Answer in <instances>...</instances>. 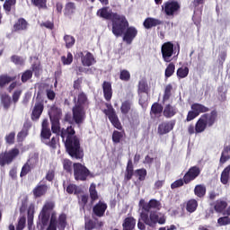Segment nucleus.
<instances>
[{
	"instance_id": "1",
	"label": "nucleus",
	"mask_w": 230,
	"mask_h": 230,
	"mask_svg": "<svg viewBox=\"0 0 230 230\" xmlns=\"http://www.w3.org/2000/svg\"><path fill=\"white\" fill-rule=\"evenodd\" d=\"M55 209V202L47 201L40 215L39 218L42 226H48L46 230H66L67 226V216L66 214H60L57 217V212L53 211Z\"/></svg>"
},
{
	"instance_id": "2",
	"label": "nucleus",
	"mask_w": 230,
	"mask_h": 230,
	"mask_svg": "<svg viewBox=\"0 0 230 230\" xmlns=\"http://www.w3.org/2000/svg\"><path fill=\"white\" fill-rule=\"evenodd\" d=\"M97 17L112 22V33L115 37H121L125 29L128 27V21L124 15L112 13L109 7H102L97 11Z\"/></svg>"
},
{
	"instance_id": "3",
	"label": "nucleus",
	"mask_w": 230,
	"mask_h": 230,
	"mask_svg": "<svg viewBox=\"0 0 230 230\" xmlns=\"http://www.w3.org/2000/svg\"><path fill=\"white\" fill-rule=\"evenodd\" d=\"M75 134V128L72 126H68L61 130V137L69 155L75 157V159H82L84 157V150L80 147V139Z\"/></svg>"
},
{
	"instance_id": "4",
	"label": "nucleus",
	"mask_w": 230,
	"mask_h": 230,
	"mask_svg": "<svg viewBox=\"0 0 230 230\" xmlns=\"http://www.w3.org/2000/svg\"><path fill=\"white\" fill-rule=\"evenodd\" d=\"M74 102L73 119L76 125H82L85 121V111L89 109V101L85 93L80 92L77 97L74 98Z\"/></svg>"
},
{
	"instance_id": "5",
	"label": "nucleus",
	"mask_w": 230,
	"mask_h": 230,
	"mask_svg": "<svg viewBox=\"0 0 230 230\" xmlns=\"http://www.w3.org/2000/svg\"><path fill=\"white\" fill-rule=\"evenodd\" d=\"M217 121V111H213L210 113H205L196 122V125H190L188 127V132L190 135L202 134L205 132L208 127H213Z\"/></svg>"
},
{
	"instance_id": "6",
	"label": "nucleus",
	"mask_w": 230,
	"mask_h": 230,
	"mask_svg": "<svg viewBox=\"0 0 230 230\" xmlns=\"http://www.w3.org/2000/svg\"><path fill=\"white\" fill-rule=\"evenodd\" d=\"M140 218L146 226L149 227H155V225L159 224L160 226H164L166 224V216L164 214L149 210V211H142L140 214Z\"/></svg>"
},
{
	"instance_id": "7",
	"label": "nucleus",
	"mask_w": 230,
	"mask_h": 230,
	"mask_svg": "<svg viewBox=\"0 0 230 230\" xmlns=\"http://www.w3.org/2000/svg\"><path fill=\"white\" fill-rule=\"evenodd\" d=\"M181 51V47L178 45V50L175 51V47L172 43V41H167L162 45L161 52L162 58L165 62H172L173 60V55L179 57V53Z\"/></svg>"
},
{
	"instance_id": "8",
	"label": "nucleus",
	"mask_w": 230,
	"mask_h": 230,
	"mask_svg": "<svg viewBox=\"0 0 230 230\" xmlns=\"http://www.w3.org/2000/svg\"><path fill=\"white\" fill-rule=\"evenodd\" d=\"M162 9L165 15L173 17L181 10V4L175 0H169L162 5Z\"/></svg>"
},
{
	"instance_id": "9",
	"label": "nucleus",
	"mask_w": 230,
	"mask_h": 230,
	"mask_svg": "<svg viewBox=\"0 0 230 230\" xmlns=\"http://www.w3.org/2000/svg\"><path fill=\"white\" fill-rule=\"evenodd\" d=\"M20 151L17 148H13L9 151L0 154V166L10 164L19 155Z\"/></svg>"
},
{
	"instance_id": "10",
	"label": "nucleus",
	"mask_w": 230,
	"mask_h": 230,
	"mask_svg": "<svg viewBox=\"0 0 230 230\" xmlns=\"http://www.w3.org/2000/svg\"><path fill=\"white\" fill-rule=\"evenodd\" d=\"M74 177L75 181H85L89 177V169L82 164H74Z\"/></svg>"
},
{
	"instance_id": "11",
	"label": "nucleus",
	"mask_w": 230,
	"mask_h": 230,
	"mask_svg": "<svg viewBox=\"0 0 230 230\" xmlns=\"http://www.w3.org/2000/svg\"><path fill=\"white\" fill-rule=\"evenodd\" d=\"M139 208H142L144 211H152L151 209H155V211H161L163 205L161 201L157 199H151L148 203L145 202V199H140Z\"/></svg>"
},
{
	"instance_id": "12",
	"label": "nucleus",
	"mask_w": 230,
	"mask_h": 230,
	"mask_svg": "<svg viewBox=\"0 0 230 230\" xmlns=\"http://www.w3.org/2000/svg\"><path fill=\"white\" fill-rule=\"evenodd\" d=\"M123 40L124 42H126L127 44H132V40H134V39L136 37H137V29H136V27H126L123 33Z\"/></svg>"
},
{
	"instance_id": "13",
	"label": "nucleus",
	"mask_w": 230,
	"mask_h": 230,
	"mask_svg": "<svg viewBox=\"0 0 230 230\" xmlns=\"http://www.w3.org/2000/svg\"><path fill=\"white\" fill-rule=\"evenodd\" d=\"M200 175V168L193 166L183 176V181L186 184H190L191 181H195L196 177Z\"/></svg>"
},
{
	"instance_id": "14",
	"label": "nucleus",
	"mask_w": 230,
	"mask_h": 230,
	"mask_svg": "<svg viewBox=\"0 0 230 230\" xmlns=\"http://www.w3.org/2000/svg\"><path fill=\"white\" fill-rule=\"evenodd\" d=\"M200 175V168L193 166L183 176V181L186 184H190L191 181H195L196 177Z\"/></svg>"
},
{
	"instance_id": "15",
	"label": "nucleus",
	"mask_w": 230,
	"mask_h": 230,
	"mask_svg": "<svg viewBox=\"0 0 230 230\" xmlns=\"http://www.w3.org/2000/svg\"><path fill=\"white\" fill-rule=\"evenodd\" d=\"M51 137V129H49V123L48 119L42 121V129H41V141L42 143H48V139Z\"/></svg>"
},
{
	"instance_id": "16",
	"label": "nucleus",
	"mask_w": 230,
	"mask_h": 230,
	"mask_svg": "<svg viewBox=\"0 0 230 230\" xmlns=\"http://www.w3.org/2000/svg\"><path fill=\"white\" fill-rule=\"evenodd\" d=\"M35 164H37V159L30 158L22 166L20 177H26V175L31 172V168H35Z\"/></svg>"
},
{
	"instance_id": "17",
	"label": "nucleus",
	"mask_w": 230,
	"mask_h": 230,
	"mask_svg": "<svg viewBox=\"0 0 230 230\" xmlns=\"http://www.w3.org/2000/svg\"><path fill=\"white\" fill-rule=\"evenodd\" d=\"M173 127H175V121L173 120L163 122L158 126V134L161 136H164V134H168V132L173 130Z\"/></svg>"
},
{
	"instance_id": "18",
	"label": "nucleus",
	"mask_w": 230,
	"mask_h": 230,
	"mask_svg": "<svg viewBox=\"0 0 230 230\" xmlns=\"http://www.w3.org/2000/svg\"><path fill=\"white\" fill-rule=\"evenodd\" d=\"M76 13V4L73 2H68L65 5L64 9V15L65 17H67V19H73V15Z\"/></svg>"
},
{
	"instance_id": "19",
	"label": "nucleus",
	"mask_w": 230,
	"mask_h": 230,
	"mask_svg": "<svg viewBox=\"0 0 230 230\" xmlns=\"http://www.w3.org/2000/svg\"><path fill=\"white\" fill-rule=\"evenodd\" d=\"M80 57H81V61H82L83 66H86L87 67L93 66V64H94V62H96L94 60V57L93 56V54H91V52H86L85 55H84L81 52Z\"/></svg>"
},
{
	"instance_id": "20",
	"label": "nucleus",
	"mask_w": 230,
	"mask_h": 230,
	"mask_svg": "<svg viewBox=\"0 0 230 230\" xmlns=\"http://www.w3.org/2000/svg\"><path fill=\"white\" fill-rule=\"evenodd\" d=\"M105 211H107V203L103 201H99L93 207V213L96 217H103V215H105Z\"/></svg>"
},
{
	"instance_id": "21",
	"label": "nucleus",
	"mask_w": 230,
	"mask_h": 230,
	"mask_svg": "<svg viewBox=\"0 0 230 230\" xmlns=\"http://www.w3.org/2000/svg\"><path fill=\"white\" fill-rule=\"evenodd\" d=\"M160 24H163V22H161V20L156 19V18L149 17L144 21V27L146 30H150V28L159 26Z\"/></svg>"
},
{
	"instance_id": "22",
	"label": "nucleus",
	"mask_w": 230,
	"mask_h": 230,
	"mask_svg": "<svg viewBox=\"0 0 230 230\" xmlns=\"http://www.w3.org/2000/svg\"><path fill=\"white\" fill-rule=\"evenodd\" d=\"M102 89L105 100H107V102H111L112 98V84L105 81L102 84Z\"/></svg>"
},
{
	"instance_id": "23",
	"label": "nucleus",
	"mask_w": 230,
	"mask_h": 230,
	"mask_svg": "<svg viewBox=\"0 0 230 230\" xmlns=\"http://www.w3.org/2000/svg\"><path fill=\"white\" fill-rule=\"evenodd\" d=\"M48 190H49V187H48V185L40 183L33 190V195L36 198L42 197V195H46Z\"/></svg>"
},
{
	"instance_id": "24",
	"label": "nucleus",
	"mask_w": 230,
	"mask_h": 230,
	"mask_svg": "<svg viewBox=\"0 0 230 230\" xmlns=\"http://www.w3.org/2000/svg\"><path fill=\"white\" fill-rule=\"evenodd\" d=\"M43 111H44V105H42L41 102H36L32 110V115H31L32 119H39Z\"/></svg>"
},
{
	"instance_id": "25",
	"label": "nucleus",
	"mask_w": 230,
	"mask_h": 230,
	"mask_svg": "<svg viewBox=\"0 0 230 230\" xmlns=\"http://www.w3.org/2000/svg\"><path fill=\"white\" fill-rule=\"evenodd\" d=\"M179 111L175 106H172L170 104L166 105L164 110V116L165 118H173L175 114H177Z\"/></svg>"
},
{
	"instance_id": "26",
	"label": "nucleus",
	"mask_w": 230,
	"mask_h": 230,
	"mask_svg": "<svg viewBox=\"0 0 230 230\" xmlns=\"http://www.w3.org/2000/svg\"><path fill=\"white\" fill-rule=\"evenodd\" d=\"M15 31H24L28 30V22L20 18L13 26Z\"/></svg>"
},
{
	"instance_id": "27",
	"label": "nucleus",
	"mask_w": 230,
	"mask_h": 230,
	"mask_svg": "<svg viewBox=\"0 0 230 230\" xmlns=\"http://www.w3.org/2000/svg\"><path fill=\"white\" fill-rule=\"evenodd\" d=\"M49 118L50 119H60L61 116H62V110L57 106H53L49 112Z\"/></svg>"
},
{
	"instance_id": "28",
	"label": "nucleus",
	"mask_w": 230,
	"mask_h": 230,
	"mask_svg": "<svg viewBox=\"0 0 230 230\" xmlns=\"http://www.w3.org/2000/svg\"><path fill=\"white\" fill-rule=\"evenodd\" d=\"M108 118H109L111 123L113 125V127H115V128H118L119 130V128H121V123H119L118 115H116V113L114 111H111L108 114Z\"/></svg>"
},
{
	"instance_id": "29",
	"label": "nucleus",
	"mask_w": 230,
	"mask_h": 230,
	"mask_svg": "<svg viewBox=\"0 0 230 230\" xmlns=\"http://www.w3.org/2000/svg\"><path fill=\"white\" fill-rule=\"evenodd\" d=\"M123 230H132L136 227V219L134 217H127L122 224Z\"/></svg>"
},
{
	"instance_id": "30",
	"label": "nucleus",
	"mask_w": 230,
	"mask_h": 230,
	"mask_svg": "<svg viewBox=\"0 0 230 230\" xmlns=\"http://www.w3.org/2000/svg\"><path fill=\"white\" fill-rule=\"evenodd\" d=\"M30 127H31V123L30 122L24 123L23 129L21 132H19L17 135L18 141H24V139L28 136V128H30Z\"/></svg>"
},
{
	"instance_id": "31",
	"label": "nucleus",
	"mask_w": 230,
	"mask_h": 230,
	"mask_svg": "<svg viewBox=\"0 0 230 230\" xmlns=\"http://www.w3.org/2000/svg\"><path fill=\"white\" fill-rule=\"evenodd\" d=\"M134 175V165L132 164V160H128V165L125 172V181H130Z\"/></svg>"
},
{
	"instance_id": "32",
	"label": "nucleus",
	"mask_w": 230,
	"mask_h": 230,
	"mask_svg": "<svg viewBox=\"0 0 230 230\" xmlns=\"http://www.w3.org/2000/svg\"><path fill=\"white\" fill-rule=\"evenodd\" d=\"M191 111H195L197 115L201 114L202 112H208L209 108L200 104V103H194L191 105Z\"/></svg>"
},
{
	"instance_id": "33",
	"label": "nucleus",
	"mask_w": 230,
	"mask_h": 230,
	"mask_svg": "<svg viewBox=\"0 0 230 230\" xmlns=\"http://www.w3.org/2000/svg\"><path fill=\"white\" fill-rule=\"evenodd\" d=\"M230 160V146H226L224 148L221 158H220V164H224L225 163H227V161Z\"/></svg>"
},
{
	"instance_id": "34",
	"label": "nucleus",
	"mask_w": 230,
	"mask_h": 230,
	"mask_svg": "<svg viewBox=\"0 0 230 230\" xmlns=\"http://www.w3.org/2000/svg\"><path fill=\"white\" fill-rule=\"evenodd\" d=\"M230 165L226 166L221 172L220 181L222 184H227L229 182Z\"/></svg>"
},
{
	"instance_id": "35",
	"label": "nucleus",
	"mask_w": 230,
	"mask_h": 230,
	"mask_svg": "<svg viewBox=\"0 0 230 230\" xmlns=\"http://www.w3.org/2000/svg\"><path fill=\"white\" fill-rule=\"evenodd\" d=\"M198 207L199 203L197 202V199H190L187 202L186 209L189 211V213H195Z\"/></svg>"
},
{
	"instance_id": "36",
	"label": "nucleus",
	"mask_w": 230,
	"mask_h": 230,
	"mask_svg": "<svg viewBox=\"0 0 230 230\" xmlns=\"http://www.w3.org/2000/svg\"><path fill=\"white\" fill-rule=\"evenodd\" d=\"M163 112V106L159 103H154L151 107V116H159Z\"/></svg>"
},
{
	"instance_id": "37",
	"label": "nucleus",
	"mask_w": 230,
	"mask_h": 230,
	"mask_svg": "<svg viewBox=\"0 0 230 230\" xmlns=\"http://www.w3.org/2000/svg\"><path fill=\"white\" fill-rule=\"evenodd\" d=\"M130 109H132V101H125L122 102L120 107L122 114H128Z\"/></svg>"
},
{
	"instance_id": "38",
	"label": "nucleus",
	"mask_w": 230,
	"mask_h": 230,
	"mask_svg": "<svg viewBox=\"0 0 230 230\" xmlns=\"http://www.w3.org/2000/svg\"><path fill=\"white\" fill-rule=\"evenodd\" d=\"M214 208H215V211H217V213H222V211H224V209L226 208H227V202L222 201V200H217V201H216Z\"/></svg>"
},
{
	"instance_id": "39",
	"label": "nucleus",
	"mask_w": 230,
	"mask_h": 230,
	"mask_svg": "<svg viewBox=\"0 0 230 230\" xmlns=\"http://www.w3.org/2000/svg\"><path fill=\"white\" fill-rule=\"evenodd\" d=\"M2 104L5 110L10 109V105L12 103V98L8 94H2L1 95Z\"/></svg>"
},
{
	"instance_id": "40",
	"label": "nucleus",
	"mask_w": 230,
	"mask_h": 230,
	"mask_svg": "<svg viewBox=\"0 0 230 230\" xmlns=\"http://www.w3.org/2000/svg\"><path fill=\"white\" fill-rule=\"evenodd\" d=\"M190 75V68L188 66H181L177 70L178 78H186Z\"/></svg>"
},
{
	"instance_id": "41",
	"label": "nucleus",
	"mask_w": 230,
	"mask_h": 230,
	"mask_svg": "<svg viewBox=\"0 0 230 230\" xmlns=\"http://www.w3.org/2000/svg\"><path fill=\"white\" fill-rule=\"evenodd\" d=\"M194 193L197 197H204V195H206V186L197 185L194 189Z\"/></svg>"
},
{
	"instance_id": "42",
	"label": "nucleus",
	"mask_w": 230,
	"mask_h": 230,
	"mask_svg": "<svg viewBox=\"0 0 230 230\" xmlns=\"http://www.w3.org/2000/svg\"><path fill=\"white\" fill-rule=\"evenodd\" d=\"M15 3H17V0H6L4 4V10L9 13V12H12L13 6H15Z\"/></svg>"
},
{
	"instance_id": "43",
	"label": "nucleus",
	"mask_w": 230,
	"mask_h": 230,
	"mask_svg": "<svg viewBox=\"0 0 230 230\" xmlns=\"http://www.w3.org/2000/svg\"><path fill=\"white\" fill-rule=\"evenodd\" d=\"M61 62L64 66H71L73 63V54L68 52L66 56L61 57Z\"/></svg>"
},
{
	"instance_id": "44",
	"label": "nucleus",
	"mask_w": 230,
	"mask_h": 230,
	"mask_svg": "<svg viewBox=\"0 0 230 230\" xmlns=\"http://www.w3.org/2000/svg\"><path fill=\"white\" fill-rule=\"evenodd\" d=\"M51 121V128H52V132L54 134H58V132H60V119H50Z\"/></svg>"
},
{
	"instance_id": "45",
	"label": "nucleus",
	"mask_w": 230,
	"mask_h": 230,
	"mask_svg": "<svg viewBox=\"0 0 230 230\" xmlns=\"http://www.w3.org/2000/svg\"><path fill=\"white\" fill-rule=\"evenodd\" d=\"M64 40L66 42V48H73V46H75V40L73 36L71 35H66L64 37Z\"/></svg>"
},
{
	"instance_id": "46",
	"label": "nucleus",
	"mask_w": 230,
	"mask_h": 230,
	"mask_svg": "<svg viewBox=\"0 0 230 230\" xmlns=\"http://www.w3.org/2000/svg\"><path fill=\"white\" fill-rule=\"evenodd\" d=\"M173 73H175V65L173 63H170L165 69V77L170 78Z\"/></svg>"
},
{
	"instance_id": "47",
	"label": "nucleus",
	"mask_w": 230,
	"mask_h": 230,
	"mask_svg": "<svg viewBox=\"0 0 230 230\" xmlns=\"http://www.w3.org/2000/svg\"><path fill=\"white\" fill-rule=\"evenodd\" d=\"M13 77L8 76V75H2L0 76V87H4L7 84H10V82H13Z\"/></svg>"
},
{
	"instance_id": "48",
	"label": "nucleus",
	"mask_w": 230,
	"mask_h": 230,
	"mask_svg": "<svg viewBox=\"0 0 230 230\" xmlns=\"http://www.w3.org/2000/svg\"><path fill=\"white\" fill-rule=\"evenodd\" d=\"M31 3L37 8H47L48 0H31Z\"/></svg>"
},
{
	"instance_id": "49",
	"label": "nucleus",
	"mask_w": 230,
	"mask_h": 230,
	"mask_svg": "<svg viewBox=\"0 0 230 230\" xmlns=\"http://www.w3.org/2000/svg\"><path fill=\"white\" fill-rule=\"evenodd\" d=\"M136 177H138L139 181H145L146 177V169H138L135 171Z\"/></svg>"
},
{
	"instance_id": "50",
	"label": "nucleus",
	"mask_w": 230,
	"mask_h": 230,
	"mask_svg": "<svg viewBox=\"0 0 230 230\" xmlns=\"http://www.w3.org/2000/svg\"><path fill=\"white\" fill-rule=\"evenodd\" d=\"M90 197L92 200H96L98 199V192L96 191V185L92 183L90 186Z\"/></svg>"
},
{
	"instance_id": "51",
	"label": "nucleus",
	"mask_w": 230,
	"mask_h": 230,
	"mask_svg": "<svg viewBox=\"0 0 230 230\" xmlns=\"http://www.w3.org/2000/svg\"><path fill=\"white\" fill-rule=\"evenodd\" d=\"M147 85L145 80H141L138 83V94H143V93H146Z\"/></svg>"
},
{
	"instance_id": "52",
	"label": "nucleus",
	"mask_w": 230,
	"mask_h": 230,
	"mask_svg": "<svg viewBox=\"0 0 230 230\" xmlns=\"http://www.w3.org/2000/svg\"><path fill=\"white\" fill-rule=\"evenodd\" d=\"M120 80H123L124 82H128L130 80V72L128 70H122L120 71Z\"/></svg>"
},
{
	"instance_id": "53",
	"label": "nucleus",
	"mask_w": 230,
	"mask_h": 230,
	"mask_svg": "<svg viewBox=\"0 0 230 230\" xmlns=\"http://www.w3.org/2000/svg\"><path fill=\"white\" fill-rule=\"evenodd\" d=\"M12 62H13V64H15L16 66H22L25 62V59L19 56H13Z\"/></svg>"
},
{
	"instance_id": "54",
	"label": "nucleus",
	"mask_w": 230,
	"mask_h": 230,
	"mask_svg": "<svg viewBox=\"0 0 230 230\" xmlns=\"http://www.w3.org/2000/svg\"><path fill=\"white\" fill-rule=\"evenodd\" d=\"M33 76V72L31 70H27L22 75V82L25 83Z\"/></svg>"
},
{
	"instance_id": "55",
	"label": "nucleus",
	"mask_w": 230,
	"mask_h": 230,
	"mask_svg": "<svg viewBox=\"0 0 230 230\" xmlns=\"http://www.w3.org/2000/svg\"><path fill=\"white\" fill-rule=\"evenodd\" d=\"M63 166H64V170H66V172H71L72 167H73V162H71L69 159H65L63 161Z\"/></svg>"
},
{
	"instance_id": "56",
	"label": "nucleus",
	"mask_w": 230,
	"mask_h": 230,
	"mask_svg": "<svg viewBox=\"0 0 230 230\" xmlns=\"http://www.w3.org/2000/svg\"><path fill=\"white\" fill-rule=\"evenodd\" d=\"M121 137H123V134L119 131H114L112 135L113 143H119L121 141Z\"/></svg>"
},
{
	"instance_id": "57",
	"label": "nucleus",
	"mask_w": 230,
	"mask_h": 230,
	"mask_svg": "<svg viewBox=\"0 0 230 230\" xmlns=\"http://www.w3.org/2000/svg\"><path fill=\"white\" fill-rule=\"evenodd\" d=\"M184 184H186L184 182V179L183 180L180 179V180H177L174 182H172L171 184V188H172V190H175L176 188H181V186H184Z\"/></svg>"
},
{
	"instance_id": "58",
	"label": "nucleus",
	"mask_w": 230,
	"mask_h": 230,
	"mask_svg": "<svg viewBox=\"0 0 230 230\" xmlns=\"http://www.w3.org/2000/svg\"><path fill=\"white\" fill-rule=\"evenodd\" d=\"M217 224L219 226H229L230 224V218L228 217H219L217 219Z\"/></svg>"
},
{
	"instance_id": "59",
	"label": "nucleus",
	"mask_w": 230,
	"mask_h": 230,
	"mask_svg": "<svg viewBox=\"0 0 230 230\" xmlns=\"http://www.w3.org/2000/svg\"><path fill=\"white\" fill-rule=\"evenodd\" d=\"M5 141L9 145H13V141H15V133L11 132L5 137Z\"/></svg>"
},
{
	"instance_id": "60",
	"label": "nucleus",
	"mask_w": 230,
	"mask_h": 230,
	"mask_svg": "<svg viewBox=\"0 0 230 230\" xmlns=\"http://www.w3.org/2000/svg\"><path fill=\"white\" fill-rule=\"evenodd\" d=\"M24 226H26V217H20L18 221V225L16 226V230L24 229Z\"/></svg>"
},
{
	"instance_id": "61",
	"label": "nucleus",
	"mask_w": 230,
	"mask_h": 230,
	"mask_svg": "<svg viewBox=\"0 0 230 230\" xmlns=\"http://www.w3.org/2000/svg\"><path fill=\"white\" fill-rule=\"evenodd\" d=\"M87 200H89V196L87 195L79 196V204L80 206H82L83 209L84 206L87 204Z\"/></svg>"
},
{
	"instance_id": "62",
	"label": "nucleus",
	"mask_w": 230,
	"mask_h": 230,
	"mask_svg": "<svg viewBox=\"0 0 230 230\" xmlns=\"http://www.w3.org/2000/svg\"><path fill=\"white\" fill-rule=\"evenodd\" d=\"M58 141V138L53 137L51 138V141H49V139H48L47 143H45V145H48V146H50L51 148H56Z\"/></svg>"
},
{
	"instance_id": "63",
	"label": "nucleus",
	"mask_w": 230,
	"mask_h": 230,
	"mask_svg": "<svg viewBox=\"0 0 230 230\" xmlns=\"http://www.w3.org/2000/svg\"><path fill=\"white\" fill-rule=\"evenodd\" d=\"M197 116H199V115L196 113L195 110L190 111L188 112L186 120L187 121H193V119H195V118H197Z\"/></svg>"
},
{
	"instance_id": "64",
	"label": "nucleus",
	"mask_w": 230,
	"mask_h": 230,
	"mask_svg": "<svg viewBox=\"0 0 230 230\" xmlns=\"http://www.w3.org/2000/svg\"><path fill=\"white\" fill-rule=\"evenodd\" d=\"M76 190H77V187L76 185L75 184H69L67 187H66V191L70 194L72 193H76Z\"/></svg>"
}]
</instances>
